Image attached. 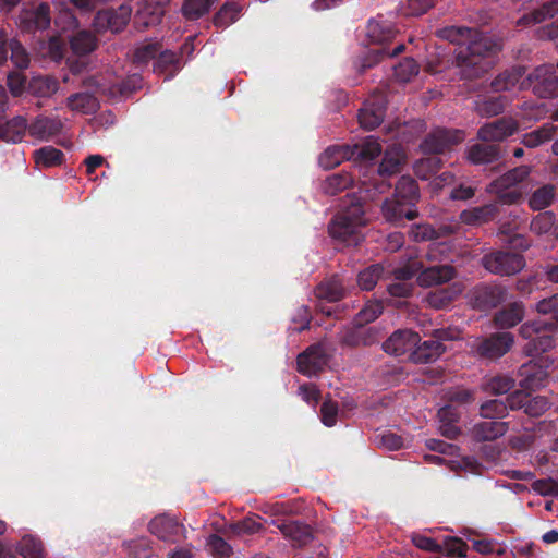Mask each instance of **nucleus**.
Masks as SVG:
<instances>
[{
	"mask_svg": "<svg viewBox=\"0 0 558 558\" xmlns=\"http://www.w3.org/2000/svg\"><path fill=\"white\" fill-rule=\"evenodd\" d=\"M181 530L182 526L178 521L166 514L155 517L149 523L150 533L165 542H174V536Z\"/></svg>",
	"mask_w": 558,
	"mask_h": 558,
	"instance_id": "412c9836",
	"label": "nucleus"
},
{
	"mask_svg": "<svg viewBox=\"0 0 558 558\" xmlns=\"http://www.w3.org/2000/svg\"><path fill=\"white\" fill-rule=\"evenodd\" d=\"M126 547L129 554L133 558H150L153 556V549L149 546V541L145 537L128 543Z\"/></svg>",
	"mask_w": 558,
	"mask_h": 558,
	"instance_id": "052dcab7",
	"label": "nucleus"
},
{
	"mask_svg": "<svg viewBox=\"0 0 558 558\" xmlns=\"http://www.w3.org/2000/svg\"><path fill=\"white\" fill-rule=\"evenodd\" d=\"M524 71L522 68H514L498 75L492 83L495 92L512 90L522 83Z\"/></svg>",
	"mask_w": 558,
	"mask_h": 558,
	"instance_id": "7c9ffc66",
	"label": "nucleus"
},
{
	"mask_svg": "<svg viewBox=\"0 0 558 558\" xmlns=\"http://www.w3.org/2000/svg\"><path fill=\"white\" fill-rule=\"evenodd\" d=\"M524 307L515 302L510 307L499 311L495 316V323L500 328H511L522 320Z\"/></svg>",
	"mask_w": 558,
	"mask_h": 558,
	"instance_id": "72a5a7b5",
	"label": "nucleus"
},
{
	"mask_svg": "<svg viewBox=\"0 0 558 558\" xmlns=\"http://www.w3.org/2000/svg\"><path fill=\"white\" fill-rule=\"evenodd\" d=\"M514 339L510 332H499L485 339H475L471 344V351L484 359L495 360L505 355L513 345Z\"/></svg>",
	"mask_w": 558,
	"mask_h": 558,
	"instance_id": "423d86ee",
	"label": "nucleus"
},
{
	"mask_svg": "<svg viewBox=\"0 0 558 558\" xmlns=\"http://www.w3.org/2000/svg\"><path fill=\"white\" fill-rule=\"evenodd\" d=\"M395 197L401 198L404 204L414 205L418 198L416 182L410 177H402L396 185Z\"/></svg>",
	"mask_w": 558,
	"mask_h": 558,
	"instance_id": "a19ab883",
	"label": "nucleus"
},
{
	"mask_svg": "<svg viewBox=\"0 0 558 558\" xmlns=\"http://www.w3.org/2000/svg\"><path fill=\"white\" fill-rule=\"evenodd\" d=\"M71 49L75 54L84 56L95 50L96 37L88 31H80L70 38Z\"/></svg>",
	"mask_w": 558,
	"mask_h": 558,
	"instance_id": "4c0bfd02",
	"label": "nucleus"
},
{
	"mask_svg": "<svg viewBox=\"0 0 558 558\" xmlns=\"http://www.w3.org/2000/svg\"><path fill=\"white\" fill-rule=\"evenodd\" d=\"M533 489L539 495L558 496V483L550 478L534 482Z\"/></svg>",
	"mask_w": 558,
	"mask_h": 558,
	"instance_id": "774afa93",
	"label": "nucleus"
},
{
	"mask_svg": "<svg viewBox=\"0 0 558 558\" xmlns=\"http://www.w3.org/2000/svg\"><path fill=\"white\" fill-rule=\"evenodd\" d=\"M507 430L506 423L498 421H484L474 426V436L480 440H493L502 436Z\"/></svg>",
	"mask_w": 558,
	"mask_h": 558,
	"instance_id": "e433bc0d",
	"label": "nucleus"
},
{
	"mask_svg": "<svg viewBox=\"0 0 558 558\" xmlns=\"http://www.w3.org/2000/svg\"><path fill=\"white\" fill-rule=\"evenodd\" d=\"M354 157L357 156L363 160H374L381 153V145L373 137H366L361 145L352 147Z\"/></svg>",
	"mask_w": 558,
	"mask_h": 558,
	"instance_id": "49530a36",
	"label": "nucleus"
},
{
	"mask_svg": "<svg viewBox=\"0 0 558 558\" xmlns=\"http://www.w3.org/2000/svg\"><path fill=\"white\" fill-rule=\"evenodd\" d=\"M531 88L533 94L541 98L558 96V76L553 64L537 66L525 80L520 89Z\"/></svg>",
	"mask_w": 558,
	"mask_h": 558,
	"instance_id": "39448f33",
	"label": "nucleus"
},
{
	"mask_svg": "<svg viewBox=\"0 0 558 558\" xmlns=\"http://www.w3.org/2000/svg\"><path fill=\"white\" fill-rule=\"evenodd\" d=\"M214 0H185L183 5V14L190 19L195 20L206 13Z\"/></svg>",
	"mask_w": 558,
	"mask_h": 558,
	"instance_id": "603ef678",
	"label": "nucleus"
},
{
	"mask_svg": "<svg viewBox=\"0 0 558 558\" xmlns=\"http://www.w3.org/2000/svg\"><path fill=\"white\" fill-rule=\"evenodd\" d=\"M317 298L328 302L339 301L343 296V288L338 278L322 282L316 289Z\"/></svg>",
	"mask_w": 558,
	"mask_h": 558,
	"instance_id": "c03bdc74",
	"label": "nucleus"
},
{
	"mask_svg": "<svg viewBox=\"0 0 558 558\" xmlns=\"http://www.w3.org/2000/svg\"><path fill=\"white\" fill-rule=\"evenodd\" d=\"M514 387V379L509 376H496L488 380L485 386L486 391L502 395L507 393Z\"/></svg>",
	"mask_w": 558,
	"mask_h": 558,
	"instance_id": "5fc2aeb1",
	"label": "nucleus"
},
{
	"mask_svg": "<svg viewBox=\"0 0 558 558\" xmlns=\"http://www.w3.org/2000/svg\"><path fill=\"white\" fill-rule=\"evenodd\" d=\"M556 133V125L553 123H545L537 130L529 132L523 135L522 144L529 148H536L542 144L550 141Z\"/></svg>",
	"mask_w": 558,
	"mask_h": 558,
	"instance_id": "f704fd0d",
	"label": "nucleus"
},
{
	"mask_svg": "<svg viewBox=\"0 0 558 558\" xmlns=\"http://www.w3.org/2000/svg\"><path fill=\"white\" fill-rule=\"evenodd\" d=\"M531 168L527 166L517 167L502 174L487 186V192L496 194L502 204L517 203L523 196V191L519 186L530 174Z\"/></svg>",
	"mask_w": 558,
	"mask_h": 558,
	"instance_id": "7ed1b4c3",
	"label": "nucleus"
},
{
	"mask_svg": "<svg viewBox=\"0 0 558 558\" xmlns=\"http://www.w3.org/2000/svg\"><path fill=\"white\" fill-rule=\"evenodd\" d=\"M420 336L409 329L395 331L383 344L385 352L391 355L401 356L413 351L417 345Z\"/></svg>",
	"mask_w": 558,
	"mask_h": 558,
	"instance_id": "f8f14e48",
	"label": "nucleus"
},
{
	"mask_svg": "<svg viewBox=\"0 0 558 558\" xmlns=\"http://www.w3.org/2000/svg\"><path fill=\"white\" fill-rule=\"evenodd\" d=\"M20 554L23 558H43V544L34 536L25 535L20 543Z\"/></svg>",
	"mask_w": 558,
	"mask_h": 558,
	"instance_id": "8fccbe9b",
	"label": "nucleus"
},
{
	"mask_svg": "<svg viewBox=\"0 0 558 558\" xmlns=\"http://www.w3.org/2000/svg\"><path fill=\"white\" fill-rule=\"evenodd\" d=\"M262 527L259 518L247 517L242 521H239L231 525V531L238 535L254 534L257 533Z\"/></svg>",
	"mask_w": 558,
	"mask_h": 558,
	"instance_id": "13d9d810",
	"label": "nucleus"
},
{
	"mask_svg": "<svg viewBox=\"0 0 558 558\" xmlns=\"http://www.w3.org/2000/svg\"><path fill=\"white\" fill-rule=\"evenodd\" d=\"M553 324L537 319L531 323H525L520 328L522 338L527 339L529 342L524 347L526 355L533 356L548 351L554 347V338L549 335V329Z\"/></svg>",
	"mask_w": 558,
	"mask_h": 558,
	"instance_id": "20e7f679",
	"label": "nucleus"
},
{
	"mask_svg": "<svg viewBox=\"0 0 558 558\" xmlns=\"http://www.w3.org/2000/svg\"><path fill=\"white\" fill-rule=\"evenodd\" d=\"M62 129V123L59 120L49 118H38L29 126V133L32 136L48 140L51 136L58 134Z\"/></svg>",
	"mask_w": 558,
	"mask_h": 558,
	"instance_id": "2f4dec72",
	"label": "nucleus"
},
{
	"mask_svg": "<svg viewBox=\"0 0 558 558\" xmlns=\"http://www.w3.org/2000/svg\"><path fill=\"white\" fill-rule=\"evenodd\" d=\"M463 291L461 283H453L447 288L432 291L426 296V302L430 307L440 310L447 307Z\"/></svg>",
	"mask_w": 558,
	"mask_h": 558,
	"instance_id": "cd10ccee",
	"label": "nucleus"
},
{
	"mask_svg": "<svg viewBox=\"0 0 558 558\" xmlns=\"http://www.w3.org/2000/svg\"><path fill=\"white\" fill-rule=\"evenodd\" d=\"M438 35L459 46L456 61L466 78L476 77L488 71L494 64V56L500 49L497 41L468 27H446L438 31Z\"/></svg>",
	"mask_w": 558,
	"mask_h": 558,
	"instance_id": "f257e3e1",
	"label": "nucleus"
},
{
	"mask_svg": "<svg viewBox=\"0 0 558 558\" xmlns=\"http://www.w3.org/2000/svg\"><path fill=\"white\" fill-rule=\"evenodd\" d=\"M444 351L445 347L439 340H426L414 347L410 359L415 363H430L436 361Z\"/></svg>",
	"mask_w": 558,
	"mask_h": 558,
	"instance_id": "b1692460",
	"label": "nucleus"
},
{
	"mask_svg": "<svg viewBox=\"0 0 558 558\" xmlns=\"http://www.w3.org/2000/svg\"><path fill=\"white\" fill-rule=\"evenodd\" d=\"M160 51L158 43H147L140 46L134 53V61L144 64L155 58Z\"/></svg>",
	"mask_w": 558,
	"mask_h": 558,
	"instance_id": "69168bd1",
	"label": "nucleus"
},
{
	"mask_svg": "<svg viewBox=\"0 0 558 558\" xmlns=\"http://www.w3.org/2000/svg\"><path fill=\"white\" fill-rule=\"evenodd\" d=\"M206 546L211 555L227 557L231 554V546L220 536L213 534L207 538Z\"/></svg>",
	"mask_w": 558,
	"mask_h": 558,
	"instance_id": "680f3d73",
	"label": "nucleus"
},
{
	"mask_svg": "<svg viewBox=\"0 0 558 558\" xmlns=\"http://www.w3.org/2000/svg\"><path fill=\"white\" fill-rule=\"evenodd\" d=\"M279 530L292 546L301 547L312 539V532L307 525L294 521H287L278 524Z\"/></svg>",
	"mask_w": 558,
	"mask_h": 558,
	"instance_id": "393cba45",
	"label": "nucleus"
},
{
	"mask_svg": "<svg viewBox=\"0 0 558 558\" xmlns=\"http://www.w3.org/2000/svg\"><path fill=\"white\" fill-rule=\"evenodd\" d=\"M26 120L22 117H15L10 121L3 119L2 140L13 143L21 141L26 131Z\"/></svg>",
	"mask_w": 558,
	"mask_h": 558,
	"instance_id": "79ce46f5",
	"label": "nucleus"
},
{
	"mask_svg": "<svg viewBox=\"0 0 558 558\" xmlns=\"http://www.w3.org/2000/svg\"><path fill=\"white\" fill-rule=\"evenodd\" d=\"M518 128L517 121L512 118H501L483 125L477 136L484 142H499L515 133Z\"/></svg>",
	"mask_w": 558,
	"mask_h": 558,
	"instance_id": "4468645a",
	"label": "nucleus"
},
{
	"mask_svg": "<svg viewBox=\"0 0 558 558\" xmlns=\"http://www.w3.org/2000/svg\"><path fill=\"white\" fill-rule=\"evenodd\" d=\"M131 13L132 9L129 5H120L117 10L99 11L95 16L94 26L98 32L111 31L118 33L126 26Z\"/></svg>",
	"mask_w": 558,
	"mask_h": 558,
	"instance_id": "9b49d317",
	"label": "nucleus"
},
{
	"mask_svg": "<svg viewBox=\"0 0 558 558\" xmlns=\"http://www.w3.org/2000/svg\"><path fill=\"white\" fill-rule=\"evenodd\" d=\"M405 160V154L400 145H392L386 151L378 167V175L385 178L399 172L400 166Z\"/></svg>",
	"mask_w": 558,
	"mask_h": 558,
	"instance_id": "a878e982",
	"label": "nucleus"
},
{
	"mask_svg": "<svg viewBox=\"0 0 558 558\" xmlns=\"http://www.w3.org/2000/svg\"><path fill=\"white\" fill-rule=\"evenodd\" d=\"M34 159L39 168H50L62 163L63 153L56 147L45 146L34 151Z\"/></svg>",
	"mask_w": 558,
	"mask_h": 558,
	"instance_id": "ea45409f",
	"label": "nucleus"
},
{
	"mask_svg": "<svg viewBox=\"0 0 558 558\" xmlns=\"http://www.w3.org/2000/svg\"><path fill=\"white\" fill-rule=\"evenodd\" d=\"M388 269L380 264L372 265L365 268L363 271L359 274L357 282L361 289L363 290H372L378 282L380 278H383L384 274L387 272Z\"/></svg>",
	"mask_w": 558,
	"mask_h": 558,
	"instance_id": "37998d69",
	"label": "nucleus"
},
{
	"mask_svg": "<svg viewBox=\"0 0 558 558\" xmlns=\"http://www.w3.org/2000/svg\"><path fill=\"white\" fill-rule=\"evenodd\" d=\"M20 25L25 31L45 29L50 25V11L46 3L25 8L20 14Z\"/></svg>",
	"mask_w": 558,
	"mask_h": 558,
	"instance_id": "2eb2a0df",
	"label": "nucleus"
},
{
	"mask_svg": "<svg viewBox=\"0 0 558 558\" xmlns=\"http://www.w3.org/2000/svg\"><path fill=\"white\" fill-rule=\"evenodd\" d=\"M240 13L238 4H226L215 16V25L219 27H227L233 23Z\"/></svg>",
	"mask_w": 558,
	"mask_h": 558,
	"instance_id": "6e6d98bb",
	"label": "nucleus"
},
{
	"mask_svg": "<svg viewBox=\"0 0 558 558\" xmlns=\"http://www.w3.org/2000/svg\"><path fill=\"white\" fill-rule=\"evenodd\" d=\"M352 182L353 178L350 173H335L325 179L322 189L326 194L335 195L349 187Z\"/></svg>",
	"mask_w": 558,
	"mask_h": 558,
	"instance_id": "a18cd8bd",
	"label": "nucleus"
},
{
	"mask_svg": "<svg viewBox=\"0 0 558 558\" xmlns=\"http://www.w3.org/2000/svg\"><path fill=\"white\" fill-rule=\"evenodd\" d=\"M440 160L437 157H427L417 161L414 166V171L417 177L427 180L439 167Z\"/></svg>",
	"mask_w": 558,
	"mask_h": 558,
	"instance_id": "e2e57ef3",
	"label": "nucleus"
},
{
	"mask_svg": "<svg viewBox=\"0 0 558 558\" xmlns=\"http://www.w3.org/2000/svg\"><path fill=\"white\" fill-rule=\"evenodd\" d=\"M383 313V305L378 301L367 302L366 305L359 312L355 324L362 326L374 322Z\"/></svg>",
	"mask_w": 558,
	"mask_h": 558,
	"instance_id": "3c124183",
	"label": "nucleus"
},
{
	"mask_svg": "<svg viewBox=\"0 0 558 558\" xmlns=\"http://www.w3.org/2000/svg\"><path fill=\"white\" fill-rule=\"evenodd\" d=\"M416 274L417 283L421 287H432L451 280L454 277L456 271L449 265H436L430 267H425L423 265Z\"/></svg>",
	"mask_w": 558,
	"mask_h": 558,
	"instance_id": "a211bd4d",
	"label": "nucleus"
},
{
	"mask_svg": "<svg viewBox=\"0 0 558 558\" xmlns=\"http://www.w3.org/2000/svg\"><path fill=\"white\" fill-rule=\"evenodd\" d=\"M329 352L324 343L310 347L298 356V371L305 376H314L327 365Z\"/></svg>",
	"mask_w": 558,
	"mask_h": 558,
	"instance_id": "1a4fd4ad",
	"label": "nucleus"
},
{
	"mask_svg": "<svg viewBox=\"0 0 558 558\" xmlns=\"http://www.w3.org/2000/svg\"><path fill=\"white\" fill-rule=\"evenodd\" d=\"M483 266L489 272L510 276L523 269L525 262L522 255L509 252H495L483 257Z\"/></svg>",
	"mask_w": 558,
	"mask_h": 558,
	"instance_id": "0eeeda50",
	"label": "nucleus"
},
{
	"mask_svg": "<svg viewBox=\"0 0 558 558\" xmlns=\"http://www.w3.org/2000/svg\"><path fill=\"white\" fill-rule=\"evenodd\" d=\"M11 51V61L20 69L27 68L29 57L24 47L15 39L8 38L4 31H0V64L8 60V51Z\"/></svg>",
	"mask_w": 558,
	"mask_h": 558,
	"instance_id": "f3484780",
	"label": "nucleus"
},
{
	"mask_svg": "<svg viewBox=\"0 0 558 558\" xmlns=\"http://www.w3.org/2000/svg\"><path fill=\"white\" fill-rule=\"evenodd\" d=\"M29 88L38 96L47 97L58 90V82L49 76H37L31 82Z\"/></svg>",
	"mask_w": 558,
	"mask_h": 558,
	"instance_id": "09e8293b",
	"label": "nucleus"
},
{
	"mask_svg": "<svg viewBox=\"0 0 558 558\" xmlns=\"http://www.w3.org/2000/svg\"><path fill=\"white\" fill-rule=\"evenodd\" d=\"M458 229L459 223L457 221L444 223L438 229H435L429 225H417L411 229L410 234L415 241H425L439 239L442 235L454 233Z\"/></svg>",
	"mask_w": 558,
	"mask_h": 558,
	"instance_id": "5701e85b",
	"label": "nucleus"
},
{
	"mask_svg": "<svg viewBox=\"0 0 558 558\" xmlns=\"http://www.w3.org/2000/svg\"><path fill=\"white\" fill-rule=\"evenodd\" d=\"M167 0L154 2L151 0H143L138 4L134 22L137 26L148 27L157 25L163 15V3Z\"/></svg>",
	"mask_w": 558,
	"mask_h": 558,
	"instance_id": "6ab92c4d",
	"label": "nucleus"
},
{
	"mask_svg": "<svg viewBox=\"0 0 558 558\" xmlns=\"http://www.w3.org/2000/svg\"><path fill=\"white\" fill-rule=\"evenodd\" d=\"M418 73V65L413 59H404L395 68V75L401 82H408Z\"/></svg>",
	"mask_w": 558,
	"mask_h": 558,
	"instance_id": "bf43d9fd",
	"label": "nucleus"
},
{
	"mask_svg": "<svg viewBox=\"0 0 558 558\" xmlns=\"http://www.w3.org/2000/svg\"><path fill=\"white\" fill-rule=\"evenodd\" d=\"M66 106L71 111L83 114H90L96 112L99 107V102L93 95L88 93H77L71 95L66 99Z\"/></svg>",
	"mask_w": 558,
	"mask_h": 558,
	"instance_id": "c756f323",
	"label": "nucleus"
},
{
	"mask_svg": "<svg viewBox=\"0 0 558 558\" xmlns=\"http://www.w3.org/2000/svg\"><path fill=\"white\" fill-rule=\"evenodd\" d=\"M497 205L487 204L463 210L460 214V221L468 226H481L494 219L497 215Z\"/></svg>",
	"mask_w": 558,
	"mask_h": 558,
	"instance_id": "bb28decb",
	"label": "nucleus"
},
{
	"mask_svg": "<svg viewBox=\"0 0 558 558\" xmlns=\"http://www.w3.org/2000/svg\"><path fill=\"white\" fill-rule=\"evenodd\" d=\"M520 375L523 377L520 385L526 390L539 389L545 386L548 377L546 368L533 362L522 365Z\"/></svg>",
	"mask_w": 558,
	"mask_h": 558,
	"instance_id": "4be33fe9",
	"label": "nucleus"
},
{
	"mask_svg": "<svg viewBox=\"0 0 558 558\" xmlns=\"http://www.w3.org/2000/svg\"><path fill=\"white\" fill-rule=\"evenodd\" d=\"M457 409L452 405H446L438 410V417L440 422L439 429L441 434L448 438H453L458 435V428L454 423L458 420Z\"/></svg>",
	"mask_w": 558,
	"mask_h": 558,
	"instance_id": "c9c22d12",
	"label": "nucleus"
},
{
	"mask_svg": "<svg viewBox=\"0 0 558 558\" xmlns=\"http://www.w3.org/2000/svg\"><path fill=\"white\" fill-rule=\"evenodd\" d=\"M463 140L464 133L462 131L437 129L426 136L421 144V150L424 154H441Z\"/></svg>",
	"mask_w": 558,
	"mask_h": 558,
	"instance_id": "6e6552de",
	"label": "nucleus"
},
{
	"mask_svg": "<svg viewBox=\"0 0 558 558\" xmlns=\"http://www.w3.org/2000/svg\"><path fill=\"white\" fill-rule=\"evenodd\" d=\"M555 225V216L550 211L538 214L531 222V230L536 234H544L550 231Z\"/></svg>",
	"mask_w": 558,
	"mask_h": 558,
	"instance_id": "4d7b16f0",
	"label": "nucleus"
},
{
	"mask_svg": "<svg viewBox=\"0 0 558 558\" xmlns=\"http://www.w3.org/2000/svg\"><path fill=\"white\" fill-rule=\"evenodd\" d=\"M393 34L392 25L380 19L371 20L366 27V35L372 43L381 44L392 38Z\"/></svg>",
	"mask_w": 558,
	"mask_h": 558,
	"instance_id": "473e14b6",
	"label": "nucleus"
},
{
	"mask_svg": "<svg viewBox=\"0 0 558 558\" xmlns=\"http://www.w3.org/2000/svg\"><path fill=\"white\" fill-rule=\"evenodd\" d=\"M498 148L494 145L475 144L468 150V159L475 165L489 163L498 158Z\"/></svg>",
	"mask_w": 558,
	"mask_h": 558,
	"instance_id": "58836bf2",
	"label": "nucleus"
},
{
	"mask_svg": "<svg viewBox=\"0 0 558 558\" xmlns=\"http://www.w3.org/2000/svg\"><path fill=\"white\" fill-rule=\"evenodd\" d=\"M383 215L389 222L399 223L404 218L412 220L416 217L414 205L404 204V201L393 196L392 199H387L383 205Z\"/></svg>",
	"mask_w": 558,
	"mask_h": 558,
	"instance_id": "aec40b11",
	"label": "nucleus"
},
{
	"mask_svg": "<svg viewBox=\"0 0 558 558\" xmlns=\"http://www.w3.org/2000/svg\"><path fill=\"white\" fill-rule=\"evenodd\" d=\"M432 7V0H408L407 5L401 8V12L405 16H418L426 13Z\"/></svg>",
	"mask_w": 558,
	"mask_h": 558,
	"instance_id": "338daca9",
	"label": "nucleus"
},
{
	"mask_svg": "<svg viewBox=\"0 0 558 558\" xmlns=\"http://www.w3.org/2000/svg\"><path fill=\"white\" fill-rule=\"evenodd\" d=\"M511 410L523 409L530 416L542 415L549 407V402L545 397L536 396L530 398L523 391H515L507 398Z\"/></svg>",
	"mask_w": 558,
	"mask_h": 558,
	"instance_id": "dca6fc26",
	"label": "nucleus"
},
{
	"mask_svg": "<svg viewBox=\"0 0 558 558\" xmlns=\"http://www.w3.org/2000/svg\"><path fill=\"white\" fill-rule=\"evenodd\" d=\"M354 157L351 146H331L319 156V165L324 169H331L339 166L343 160Z\"/></svg>",
	"mask_w": 558,
	"mask_h": 558,
	"instance_id": "c85d7f7f",
	"label": "nucleus"
},
{
	"mask_svg": "<svg viewBox=\"0 0 558 558\" xmlns=\"http://www.w3.org/2000/svg\"><path fill=\"white\" fill-rule=\"evenodd\" d=\"M506 106V98L502 96L490 97L477 104V110L483 116H497L501 113Z\"/></svg>",
	"mask_w": 558,
	"mask_h": 558,
	"instance_id": "864d4df0",
	"label": "nucleus"
},
{
	"mask_svg": "<svg viewBox=\"0 0 558 558\" xmlns=\"http://www.w3.org/2000/svg\"><path fill=\"white\" fill-rule=\"evenodd\" d=\"M555 186L544 185L536 190L530 198V207L534 210H542L549 206L555 197Z\"/></svg>",
	"mask_w": 558,
	"mask_h": 558,
	"instance_id": "de8ad7c7",
	"label": "nucleus"
},
{
	"mask_svg": "<svg viewBox=\"0 0 558 558\" xmlns=\"http://www.w3.org/2000/svg\"><path fill=\"white\" fill-rule=\"evenodd\" d=\"M423 267V262L417 258L410 259L407 265L397 268H388L387 272L395 276L398 282L389 286L388 291L392 296H408L412 291V284L407 282Z\"/></svg>",
	"mask_w": 558,
	"mask_h": 558,
	"instance_id": "9d476101",
	"label": "nucleus"
},
{
	"mask_svg": "<svg viewBox=\"0 0 558 558\" xmlns=\"http://www.w3.org/2000/svg\"><path fill=\"white\" fill-rule=\"evenodd\" d=\"M388 185L384 182L368 183L362 181L361 192L365 193L359 199L352 201L342 211L337 214L329 225V233L332 238L347 242L348 244H357L360 240V230L367 222L365 209L361 199H372L377 193L386 192Z\"/></svg>",
	"mask_w": 558,
	"mask_h": 558,
	"instance_id": "f03ea898",
	"label": "nucleus"
},
{
	"mask_svg": "<svg viewBox=\"0 0 558 558\" xmlns=\"http://www.w3.org/2000/svg\"><path fill=\"white\" fill-rule=\"evenodd\" d=\"M509 404H505L501 400H489L482 404L481 414L484 417H501L505 416Z\"/></svg>",
	"mask_w": 558,
	"mask_h": 558,
	"instance_id": "0e129e2a",
	"label": "nucleus"
},
{
	"mask_svg": "<svg viewBox=\"0 0 558 558\" xmlns=\"http://www.w3.org/2000/svg\"><path fill=\"white\" fill-rule=\"evenodd\" d=\"M385 99L381 94L373 95L367 99L360 110L359 121L366 130H373L378 126L385 116Z\"/></svg>",
	"mask_w": 558,
	"mask_h": 558,
	"instance_id": "ddd939ff",
	"label": "nucleus"
}]
</instances>
